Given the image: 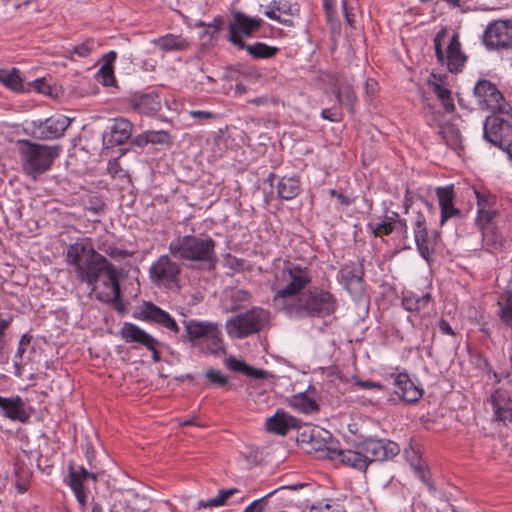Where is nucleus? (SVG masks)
<instances>
[{"instance_id": "nucleus-1", "label": "nucleus", "mask_w": 512, "mask_h": 512, "mask_svg": "<svg viewBox=\"0 0 512 512\" xmlns=\"http://www.w3.org/2000/svg\"><path fill=\"white\" fill-rule=\"evenodd\" d=\"M66 262L72 266L77 279L86 283L94 291L98 281L110 287L113 299L121 296L119 272L102 254L97 252L87 240L76 241L66 251Z\"/></svg>"}, {"instance_id": "nucleus-2", "label": "nucleus", "mask_w": 512, "mask_h": 512, "mask_svg": "<svg viewBox=\"0 0 512 512\" xmlns=\"http://www.w3.org/2000/svg\"><path fill=\"white\" fill-rule=\"evenodd\" d=\"M399 452L400 447L396 442L383 439H367L357 443L354 449L328 448L327 457L365 472L371 463L393 459Z\"/></svg>"}, {"instance_id": "nucleus-3", "label": "nucleus", "mask_w": 512, "mask_h": 512, "mask_svg": "<svg viewBox=\"0 0 512 512\" xmlns=\"http://www.w3.org/2000/svg\"><path fill=\"white\" fill-rule=\"evenodd\" d=\"M169 253L175 259L211 271L216 267V241L207 234L178 236L169 244Z\"/></svg>"}, {"instance_id": "nucleus-4", "label": "nucleus", "mask_w": 512, "mask_h": 512, "mask_svg": "<svg viewBox=\"0 0 512 512\" xmlns=\"http://www.w3.org/2000/svg\"><path fill=\"white\" fill-rule=\"evenodd\" d=\"M310 282L311 273L307 267L288 262L272 286L275 292L273 306L283 312Z\"/></svg>"}, {"instance_id": "nucleus-5", "label": "nucleus", "mask_w": 512, "mask_h": 512, "mask_svg": "<svg viewBox=\"0 0 512 512\" xmlns=\"http://www.w3.org/2000/svg\"><path fill=\"white\" fill-rule=\"evenodd\" d=\"M17 145L21 169L32 180L48 172L61 153L60 145L40 144L29 139H20Z\"/></svg>"}, {"instance_id": "nucleus-6", "label": "nucleus", "mask_w": 512, "mask_h": 512, "mask_svg": "<svg viewBox=\"0 0 512 512\" xmlns=\"http://www.w3.org/2000/svg\"><path fill=\"white\" fill-rule=\"evenodd\" d=\"M337 309V300L329 291L314 287L300 293L295 301L283 312L289 317L324 318Z\"/></svg>"}, {"instance_id": "nucleus-7", "label": "nucleus", "mask_w": 512, "mask_h": 512, "mask_svg": "<svg viewBox=\"0 0 512 512\" xmlns=\"http://www.w3.org/2000/svg\"><path fill=\"white\" fill-rule=\"evenodd\" d=\"M268 321L267 313L257 307L238 314L226 322V330L229 336L242 339L261 331Z\"/></svg>"}, {"instance_id": "nucleus-8", "label": "nucleus", "mask_w": 512, "mask_h": 512, "mask_svg": "<svg viewBox=\"0 0 512 512\" xmlns=\"http://www.w3.org/2000/svg\"><path fill=\"white\" fill-rule=\"evenodd\" d=\"M498 114L493 113L486 118L483 135L486 141L499 147L512 160V124Z\"/></svg>"}, {"instance_id": "nucleus-9", "label": "nucleus", "mask_w": 512, "mask_h": 512, "mask_svg": "<svg viewBox=\"0 0 512 512\" xmlns=\"http://www.w3.org/2000/svg\"><path fill=\"white\" fill-rule=\"evenodd\" d=\"M446 34V30L441 29L434 37V49L436 58L440 64L446 65L449 72L457 73L464 66L467 58L461 49L458 33L453 34L447 46L446 52L443 51L442 42L444 41Z\"/></svg>"}, {"instance_id": "nucleus-10", "label": "nucleus", "mask_w": 512, "mask_h": 512, "mask_svg": "<svg viewBox=\"0 0 512 512\" xmlns=\"http://www.w3.org/2000/svg\"><path fill=\"white\" fill-rule=\"evenodd\" d=\"M263 25L260 17H250L244 12L235 11L232 13V20L228 25L227 40L237 49L246 47L245 38L252 37Z\"/></svg>"}, {"instance_id": "nucleus-11", "label": "nucleus", "mask_w": 512, "mask_h": 512, "mask_svg": "<svg viewBox=\"0 0 512 512\" xmlns=\"http://www.w3.org/2000/svg\"><path fill=\"white\" fill-rule=\"evenodd\" d=\"M71 122L72 119L65 115L55 114L45 120L31 121L27 130L35 139L54 140L64 135Z\"/></svg>"}, {"instance_id": "nucleus-12", "label": "nucleus", "mask_w": 512, "mask_h": 512, "mask_svg": "<svg viewBox=\"0 0 512 512\" xmlns=\"http://www.w3.org/2000/svg\"><path fill=\"white\" fill-rule=\"evenodd\" d=\"M474 96L481 109L490 110L492 113H508L510 107L492 82L479 80L474 87Z\"/></svg>"}, {"instance_id": "nucleus-13", "label": "nucleus", "mask_w": 512, "mask_h": 512, "mask_svg": "<svg viewBox=\"0 0 512 512\" xmlns=\"http://www.w3.org/2000/svg\"><path fill=\"white\" fill-rule=\"evenodd\" d=\"M483 42L490 49H507L512 46V20L498 19L489 23L483 34Z\"/></svg>"}, {"instance_id": "nucleus-14", "label": "nucleus", "mask_w": 512, "mask_h": 512, "mask_svg": "<svg viewBox=\"0 0 512 512\" xmlns=\"http://www.w3.org/2000/svg\"><path fill=\"white\" fill-rule=\"evenodd\" d=\"M120 336L126 343L139 344L151 351L153 362L157 363L161 360L158 349L161 343L136 324L125 322L120 330Z\"/></svg>"}, {"instance_id": "nucleus-15", "label": "nucleus", "mask_w": 512, "mask_h": 512, "mask_svg": "<svg viewBox=\"0 0 512 512\" xmlns=\"http://www.w3.org/2000/svg\"><path fill=\"white\" fill-rule=\"evenodd\" d=\"M181 268L168 255L160 256L149 268V277L156 284H172L178 281Z\"/></svg>"}, {"instance_id": "nucleus-16", "label": "nucleus", "mask_w": 512, "mask_h": 512, "mask_svg": "<svg viewBox=\"0 0 512 512\" xmlns=\"http://www.w3.org/2000/svg\"><path fill=\"white\" fill-rule=\"evenodd\" d=\"M139 319L160 325L175 334L180 331L174 318L151 301H145L143 303L139 312Z\"/></svg>"}, {"instance_id": "nucleus-17", "label": "nucleus", "mask_w": 512, "mask_h": 512, "mask_svg": "<svg viewBox=\"0 0 512 512\" xmlns=\"http://www.w3.org/2000/svg\"><path fill=\"white\" fill-rule=\"evenodd\" d=\"M413 232L419 254L428 261L434 252V240L428 236L426 218L420 211L415 212Z\"/></svg>"}, {"instance_id": "nucleus-18", "label": "nucleus", "mask_w": 512, "mask_h": 512, "mask_svg": "<svg viewBox=\"0 0 512 512\" xmlns=\"http://www.w3.org/2000/svg\"><path fill=\"white\" fill-rule=\"evenodd\" d=\"M88 478L93 481L97 480V476L94 473L88 472L83 466L76 467L72 463L68 465V485L82 507L87 503V493L84 483Z\"/></svg>"}, {"instance_id": "nucleus-19", "label": "nucleus", "mask_w": 512, "mask_h": 512, "mask_svg": "<svg viewBox=\"0 0 512 512\" xmlns=\"http://www.w3.org/2000/svg\"><path fill=\"white\" fill-rule=\"evenodd\" d=\"M436 196L440 208V226H443L449 219L462 217V211L455 207L454 186H444L436 188Z\"/></svg>"}, {"instance_id": "nucleus-20", "label": "nucleus", "mask_w": 512, "mask_h": 512, "mask_svg": "<svg viewBox=\"0 0 512 512\" xmlns=\"http://www.w3.org/2000/svg\"><path fill=\"white\" fill-rule=\"evenodd\" d=\"M393 385L395 386V394L399 399L415 403L423 396V390L417 386L405 372L398 373L394 376Z\"/></svg>"}, {"instance_id": "nucleus-21", "label": "nucleus", "mask_w": 512, "mask_h": 512, "mask_svg": "<svg viewBox=\"0 0 512 512\" xmlns=\"http://www.w3.org/2000/svg\"><path fill=\"white\" fill-rule=\"evenodd\" d=\"M132 123L125 118L114 119L109 132L103 135V144L106 148H113L124 144L132 134Z\"/></svg>"}, {"instance_id": "nucleus-22", "label": "nucleus", "mask_w": 512, "mask_h": 512, "mask_svg": "<svg viewBox=\"0 0 512 512\" xmlns=\"http://www.w3.org/2000/svg\"><path fill=\"white\" fill-rule=\"evenodd\" d=\"M130 107L143 115H155L161 110V100L157 93H134L129 98Z\"/></svg>"}, {"instance_id": "nucleus-23", "label": "nucleus", "mask_w": 512, "mask_h": 512, "mask_svg": "<svg viewBox=\"0 0 512 512\" xmlns=\"http://www.w3.org/2000/svg\"><path fill=\"white\" fill-rule=\"evenodd\" d=\"M492 405L494 419L507 425L512 423V400L508 393L502 389H497L488 399Z\"/></svg>"}, {"instance_id": "nucleus-24", "label": "nucleus", "mask_w": 512, "mask_h": 512, "mask_svg": "<svg viewBox=\"0 0 512 512\" xmlns=\"http://www.w3.org/2000/svg\"><path fill=\"white\" fill-rule=\"evenodd\" d=\"M300 421L289 415L282 409H278L275 414L269 417L266 421V429L279 435H285L290 429H295L299 426Z\"/></svg>"}, {"instance_id": "nucleus-25", "label": "nucleus", "mask_w": 512, "mask_h": 512, "mask_svg": "<svg viewBox=\"0 0 512 512\" xmlns=\"http://www.w3.org/2000/svg\"><path fill=\"white\" fill-rule=\"evenodd\" d=\"M364 271L361 265L354 262L343 265L339 271L340 283L352 293L354 289L361 288Z\"/></svg>"}, {"instance_id": "nucleus-26", "label": "nucleus", "mask_w": 512, "mask_h": 512, "mask_svg": "<svg viewBox=\"0 0 512 512\" xmlns=\"http://www.w3.org/2000/svg\"><path fill=\"white\" fill-rule=\"evenodd\" d=\"M24 406V402L20 396H15L13 398L0 396V409L2 414L10 420L26 422L29 415L26 413Z\"/></svg>"}, {"instance_id": "nucleus-27", "label": "nucleus", "mask_w": 512, "mask_h": 512, "mask_svg": "<svg viewBox=\"0 0 512 512\" xmlns=\"http://www.w3.org/2000/svg\"><path fill=\"white\" fill-rule=\"evenodd\" d=\"M331 438L332 435L329 431L317 426L309 427L300 434L301 442L310 444L311 449L316 451L328 450L330 447L327 445Z\"/></svg>"}, {"instance_id": "nucleus-28", "label": "nucleus", "mask_w": 512, "mask_h": 512, "mask_svg": "<svg viewBox=\"0 0 512 512\" xmlns=\"http://www.w3.org/2000/svg\"><path fill=\"white\" fill-rule=\"evenodd\" d=\"M152 44L159 48L162 52H181L191 47L188 38L182 35L166 34L152 40Z\"/></svg>"}, {"instance_id": "nucleus-29", "label": "nucleus", "mask_w": 512, "mask_h": 512, "mask_svg": "<svg viewBox=\"0 0 512 512\" xmlns=\"http://www.w3.org/2000/svg\"><path fill=\"white\" fill-rule=\"evenodd\" d=\"M182 323L185 328V335L182 338L192 343L201 338L205 339L213 328V323L208 321L183 320Z\"/></svg>"}, {"instance_id": "nucleus-30", "label": "nucleus", "mask_w": 512, "mask_h": 512, "mask_svg": "<svg viewBox=\"0 0 512 512\" xmlns=\"http://www.w3.org/2000/svg\"><path fill=\"white\" fill-rule=\"evenodd\" d=\"M477 197L478 202V216H477V223L482 230L483 226H489V225H495L494 219L498 215L497 211L494 209L489 208L490 199L486 198L481 193L474 191Z\"/></svg>"}, {"instance_id": "nucleus-31", "label": "nucleus", "mask_w": 512, "mask_h": 512, "mask_svg": "<svg viewBox=\"0 0 512 512\" xmlns=\"http://www.w3.org/2000/svg\"><path fill=\"white\" fill-rule=\"evenodd\" d=\"M288 404L294 410L304 414L318 412L320 409L319 404L314 399L310 398L306 392L292 395L288 399Z\"/></svg>"}, {"instance_id": "nucleus-32", "label": "nucleus", "mask_w": 512, "mask_h": 512, "mask_svg": "<svg viewBox=\"0 0 512 512\" xmlns=\"http://www.w3.org/2000/svg\"><path fill=\"white\" fill-rule=\"evenodd\" d=\"M300 191V181L294 177H283L277 185L278 195L284 200L294 199L299 195Z\"/></svg>"}, {"instance_id": "nucleus-33", "label": "nucleus", "mask_w": 512, "mask_h": 512, "mask_svg": "<svg viewBox=\"0 0 512 512\" xmlns=\"http://www.w3.org/2000/svg\"><path fill=\"white\" fill-rule=\"evenodd\" d=\"M244 49L253 59H270L276 56L279 49L275 46H269L263 42L246 44Z\"/></svg>"}, {"instance_id": "nucleus-34", "label": "nucleus", "mask_w": 512, "mask_h": 512, "mask_svg": "<svg viewBox=\"0 0 512 512\" xmlns=\"http://www.w3.org/2000/svg\"><path fill=\"white\" fill-rule=\"evenodd\" d=\"M498 317L503 324L512 327V291H505L497 301Z\"/></svg>"}, {"instance_id": "nucleus-35", "label": "nucleus", "mask_w": 512, "mask_h": 512, "mask_svg": "<svg viewBox=\"0 0 512 512\" xmlns=\"http://www.w3.org/2000/svg\"><path fill=\"white\" fill-rule=\"evenodd\" d=\"M439 134L444 142L453 150L462 149V136L459 129L453 124H446L440 128Z\"/></svg>"}, {"instance_id": "nucleus-36", "label": "nucleus", "mask_w": 512, "mask_h": 512, "mask_svg": "<svg viewBox=\"0 0 512 512\" xmlns=\"http://www.w3.org/2000/svg\"><path fill=\"white\" fill-rule=\"evenodd\" d=\"M431 298L430 293H426L424 295H405L402 298V306L405 310L410 312L420 311L429 306Z\"/></svg>"}, {"instance_id": "nucleus-37", "label": "nucleus", "mask_w": 512, "mask_h": 512, "mask_svg": "<svg viewBox=\"0 0 512 512\" xmlns=\"http://www.w3.org/2000/svg\"><path fill=\"white\" fill-rule=\"evenodd\" d=\"M0 82L15 92L24 90L23 81L17 68L0 69Z\"/></svg>"}, {"instance_id": "nucleus-38", "label": "nucleus", "mask_w": 512, "mask_h": 512, "mask_svg": "<svg viewBox=\"0 0 512 512\" xmlns=\"http://www.w3.org/2000/svg\"><path fill=\"white\" fill-rule=\"evenodd\" d=\"M235 494H241V491L237 488L231 489H221L218 492V495L209 500H200L197 504L196 509L200 510L203 508H211L222 506L226 503V501Z\"/></svg>"}, {"instance_id": "nucleus-39", "label": "nucleus", "mask_w": 512, "mask_h": 512, "mask_svg": "<svg viewBox=\"0 0 512 512\" xmlns=\"http://www.w3.org/2000/svg\"><path fill=\"white\" fill-rule=\"evenodd\" d=\"M335 95L340 104L347 106L350 112H353V105L356 101V95L352 85L346 82L339 83L335 87Z\"/></svg>"}, {"instance_id": "nucleus-40", "label": "nucleus", "mask_w": 512, "mask_h": 512, "mask_svg": "<svg viewBox=\"0 0 512 512\" xmlns=\"http://www.w3.org/2000/svg\"><path fill=\"white\" fill-rule=\"evenodd\" d=\"M481 233L483 242L494 249L502 247L505 241L495 225L483 226Z\"/></svg>"}, {"instance_id": "nucleus-41", "label": "nucleus", "mask_w": 512, "mask_h": 512, "mask_svg": "<svg viewBox=\"0 0 512 512\" xmlns=\"http://www.w3.org/2000/svg\"><path fill=\"white\" fill-rule=\"evenodd\" d=\"M432 90L441 101L444 110L448 113L454 111L455 105L451 96V91L438 83H431Z\"/></svg>"}, {"instance_id": "nucleus-42", "label": "nucleus", "mask_w": 512, "mask_h": 512, "mask_svg": "<svg viewBox=\"0 0 512 512\" xmlns=\"http://www.w3.org/2000/svg\"><path fill=\"white\" fill-rule=\"evenodd\" d=\"M231 301L230 310L237 311L244 303H247L251 298V293L244 289H231L228 294Z\"/></svg>"}, {"instance_id": "nucleus-43", "label": "nucleus", "mask_w": 512, "mask_h": 512, "mask_svg": "<svg viewBox=\"0 0 512 512\" xmlns=\"http://www.w3.org/2000/svg\"><path fill=\"white\" fill-rule=\"evenodd\" d=\"M93 49V40H86L85 42L73 47L72 49H68L65 51V57L73 60V55H77L78 57L85 58L89 56Z\"/></svg>"}, {"instance_id": "nucleus-44", "label": "nucleus", "mask_w": 512, "mask_h": 512, "mask_svg": "<svg viewBox=\"0 0 512 512\" xmlns=\"http://www.w3.org/2000/svg\"><path fill=\"white\" fill-rule=\"evenodd\" d=\"M205 340L209 343V349L213 353H216L223 348L221 331L217 324L213 323V328L209 333H207Z\"/></svg>"}, {"instance_id": "nucleus-45", "label": "nucleus", "mask_w": 512, "mask_h": 512, "mask_svg": "<svg viewBox=\"0 0 512 512\" xmlns=\"http://www.w3.org/2000/svg\"><path fill=\"white\" fill-rule=\"evenodd\" d=\"M170 141V135L166 131H148L145 133L144 143L167 144Z\"/></svg>"}, {"instance_id": "nucleus-46", "label": "nucleus", "mask_w": 512, "mask_h": 512, "mask_svg": "<svg viewBox=\"0 0 512 512\" xmlns=\"http://www.w3.org/2000/svg\"><path fill=\"white\" fill-rule=\"evenodd\" d=\"M392 222H386L383 220L381 223L368 224V229L373 233L375 237L381 236V235H390L396 228L391 224Z\"/></svg>"}, {"instance_id": "nucleus-47", "label": "nucleus", "mask_w": 512, "mask_h": 512, "mask_svg": "<svg viewBox=\"0 0 512 512\" xmlns=\"http://www.w3.org/2000/svg\"><path fill=\"white\" fill-rule=\"evenodd\" d=\"M309 512H346V510L339 503L330 501L312 506Z\"/></svg>"}, {"instance_id": "nucleus-48", "label": "nucleus", "mask_w": 512, "mask_h": 512, "mask_svg": "<svg viewBox=\"0 0 512 512\" xmlns=\"http://www.w3.org/2000/svg\"><path fill=\"white\" fill-rule=\"evenodd\" d=\"M98 248L114 259H124L129 256L127 251L119 249L113 244L102 243Z\"/></svg>"}, {"instance_id": "nucleus-49", "label": "nucleus", "mask_w": 512, "mask_h": 512, "mask_svg": "<svg viewBox=\"0 0 512 512\" xmlns=\"http://www.w3.org/2000/svg\"><path fill=\"white\" fill-rule=\"evenodd\" d=\"M245 264L246 261L244 259L237 258L229 253L224 256V266L235 272L244 271Z\"/></svg>"}, {"instance_id": "nucleus-50", "label": "nucleus", "mask_w": 512, "mask_h": 512, "mask_svg": "<svg viewBox=\"0 0 512 512\" xmlns=\"http://www.w3.org/2000/svg\"><path fill=\"white\" fill-rule=\"evenodd\" d=\"M205 376L211 383L219 387H225L228 385V378L218 370L208 369L205 372Z\"/></svg>"}, {"instance_id": "nucleus-51", "label": "nucleus", "mask_w": 512, "mask_h": 512, "mask_svg": "<svg viewBox=\"0 0 512 512\" xmlns=\"http://www.w3.org/2000/svg\"><path fill=\"white\" fill-rule=\"evenodd\" d=\"M99 74L102 78V82L104 85H112L115 81L113 67H109L108 65H102L99 70Z\"/></svg>"}, {"instance_id": "nucleus-52", "label": "nucleus", "mask_w": 512, "mask_h": 512, "mask_svg": "<svg viewBox=\"0 0 512 512\" xmlns=\"http://www.w3.org/2000/svg\"><path fill=\"white\" fill-rule=\"evenodd\" d=\"M247 365L245 362L236 359L235 357H230L226 360V366L232 371L240 372L245 374L247 369Z\"/></svg>"}, {"instance_id": "nucleus-53", "label": "nucleus", "mask_w": 512, "mask_h": 512, "mask_svg": "<svg viewBox=\"0 0 512 512\" xmlns=\"http://www.w3.org/2000/svg\"><path fill=\"white\" fill-rule=\"evenodd\" d=\"M245 375H247L255 380L265 379L270 376V374L267 371L260 369V368L252 367L250 365H247Z\"/></svg>"}, {"instance_id": "nucleus-54", "label": "nucleus", "mask_w": 512, "mask_h": 512, "mask_svg": "<svg viewBox=\"0 0 512 512\" xmlns=\"http://www.w3.org/2000/svg\"><path fill=\"white\" fill-rule=\"evenodd\" d=\"M275 6L278 12L287 15H294L299 10L297 4H290L288 2H278L275 3Z\"/></svg>"}, {"instance_id": "nucleus-55", "label": "nucleus", "mask_w": 512, "mask_h": 512, "mask_svg": "<svg viewBox=\"0 0 512 512\" xmlns=\"http://www.w3.org/2000/svg\"><path fill=\"white\" fill-rule=\"evenodd\" d=\"M354 384L361 389H377V390L384 389V386L381 383L374 382L371 380H360L358 378H355Z\"/></svg>"}, {"instance_id": "nucleus-56", "label": "nucleus", "mask_w": 512, "mask_h": 512, "mask_svg": "<svg viewBox=\"0 0 512 512\" xmlns=\"http://www.w3.org/2000/svg\"><path fill=\"white\" fill-rule=\"evenodd\" d=\"M189 115L191 118L199 121H206L210 119L216 118V114L210 112V111H203V110H191L189 112Z\"/></svg>"}, {"instance_id": "nucleus-57", "label": "nucleus", "mask_w": 512, "mask_h": 512, "mask_svg": "<svg viewBox=\"0 0 512 512\" xmlns=\"http://www.w3.org/2000/svg\"><path fill=\"white\" fill-rule=\"evenodd\" d=\"M219 33L220 32H218V28H206V30L201 35V39L208 43H213L218 39Z\"/></svg>"}, {"instance_id": "nucleus-58", "label": "nucleus", "mask_w": 512, "mask_h": 512, "mask_svg": "<svg viewBox=\"0 0 512 512\" xmlns=\"http://www.w3.org/2000/svg\"><path fill=\"white\" fill-rule=\"evenodd\" d=\"M321 117L332 122H337L341 120L340 113L333 109H323L321 112Z\"/></svg>"}, {"instance_id": "nucleus-59", "label": "nucleus", "mask_w": 512, "mask_h": 512, "mask_svg": "<svg viewBox=\"0 0 512 512\" xmlns=\"http://www.w3.org/2000/svg\"><path fill=\"white\" fill-rule=\"evenodd\" d=\"M265 505V498H262L252 502L243 512H262Z\"/></svg>"}, {"instance_id": "nucleus-60", "label": "nucleus", "mask_w": 512, "mask_h": 512, "mask_svg": "<svg viewBox=\"0 0 512 512\" xmlns=\"http://www.w3.org/2000/svg\"><path fill=\"white\" fill-rule=\"evenodd\" d=\"M438 327L442 334L450 335V336H455V334H456L454 332V330L452 329V327L450 326L449 322L443 318L440 319Z\"/></svg>"}, {"instance_id": "nucleus-61", "label": "nucleus", "mask_w": 512, "mask_h": 512, "mask_svg": "<svg viewBox=\"0 0 512 512\" xmlns=\"http://www.w3.org/2000/svg\"><path fill=\"white\" fill-rule=\"evenodd\" d=\"M412 205H413V197L411 196L410 189L407 188L406 192H405V196H404V201H403V208H404L405 214H407L409 212V209L412 207Z\"/></svg>"}, {"instance_id": "nucleus-62", "label": "nucleus", "mask_w": 512, "mask_h": 512, "mask_svg": "<svg viewBox=\"0 0 512 512\" xmlns=\"http://www.w3.org/2000/svg\"><path fill=\"white\" fill-rule=\"evenodd\" d=\"M224 20L222 16H216L211 23L207 24V28H218V32L222 30Z\"/></svg>"}, {"instance_id": "nucleus-63", "label": "nucleus", "mask_w": 512, "mask_h": 512, "mask_svg": "<svg viewBox=\"0 0 512 512\" xmlns=\"http://www.w3.org/2000/svg\"><path fill=\"white\" fill-rule=\"evenodd\" d=\"M116 57H117V53L115 51H110V52L106 53L103 56V59H104L103 65H108L109 67H113V63L116 60Z\"/></svg>"}, {"instance_id": "nucleus-64", "label": "nucleus", "mask_w": 512, "mask_h": 512, "mask_svg": "<svg viewBox=\"0 0 512 512\" xmlns=\"http://www.w3.org/2000/svg\"><path fill=\"white\" fill-rule=\"evenodd\" d=\"M33 86L36 91L40 93H46V90L48 89V86L45 84L43 79H37L33 82Z\"/></svg>"}]
</instances>
